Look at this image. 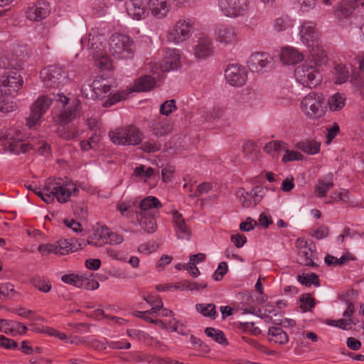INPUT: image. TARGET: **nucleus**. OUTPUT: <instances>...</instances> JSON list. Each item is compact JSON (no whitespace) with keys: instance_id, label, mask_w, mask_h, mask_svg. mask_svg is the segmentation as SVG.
Segmentation results:
<instances>
[{"instance_id":"a878e982","label":"nucleus","mask_w":364,"mask_h":364,"mask_svg":"<svg viewBox=\"0 0 364 364\" xmlns=\"http://www.w3.org/2000/svg\"><path fill=\"white\" fill-rule=\"evenodd\" d=\"M156 84L155 79L150 75H144L134 81L132 87L133 92H146L151 90Z\"/></svg>"},{"instance_id":"f257e3e1","label":"nucleus","mask_w":364,"mask_h":364,"mask_svg":"<svg viewBox=\"0 0 364 364\" xmlns=\"http://www.w3.org/2000/svg\"><path fill=\"white\" fill-rule=\"evenodd\" d=\"M0 85V111L8 113L16 109L15 102L10 100L21 89L23 78L18 71H12L6 76L4 75Z\"/></svg>"},{"instance_id":"473e14b6","label":"nucleus","mask_w":364,"mask_h":364,"mask_svg":"<svg viewBox=\"0 0 364 364\" xmlns=\"http://www.w3.org/2000/svg\"><path fill=\"white\" fill-rule=\"evenodd\" d=\"M320 146V143L311 140L300 141L297 144L299 149L301 150L304 153L312 155L316 154L319 151Z\"/></svg>"},{"instance_id":"37998d69","label":"nucleus","mask_w":364,"mask_h":364,"mask_svg":"<svg viewBox=\"0 0 364 364\" xmlns=\"http://www.w3.org/2000/svg\"><path fill=\"white\" fill-rule=\"evenodd\" d=\"M299 301L301 303L300 308L303 312H306L309 309L310 310L316 304L315 299L311 297L309 294H303L300 296Z\"/></svg>"},{"instance_id":"3c124183","label":"nucleus","mask_w":364,"mask_h":364,"mask_svg":"<svg viewBox=\"0 0 364 364\" xmlns=\"http://www.w3.org/2000/svg\"><path fill=\"white\" fill-rule=\"evenodd\" d=\"M141 149L147 153L156 152L161 149V144L154 140H149L141 144Z\"/></svg>"},{"instance_id":"2eb2a0df","label":"nucleus","mask_w":364,"mask_h":364,"mask_svg":"<svg viewBox=\"0 0 364 364\" xmlns=\"http://www.w3.org/2000/svg\"><path fill=\"white\" fill-rule=\"evenodd\" d=\"M111 87L107 83V81L101 77H97L92 83L89 86L90 92H87V97H90L94 100L102 99L109 96Z\"/></svg>"},{"instance_id":"6ab92c4d","label":"nucleus","mask_w":364,"mask_h":364,"mask_svg":"<svg viewBox=\"0 0 364 364\" xmlns=\"http://www.w3.org/2000/svg\"><path fill=\"white\" fill-rule=\"evenodd\" d=\"M106 38L105 35L94 31L89 34L87 41L88 50L95 57L101 56L105 48Z\"/></svg>"},{"instance_id":"e433bc0d","label":"nucleus","mask_w":364,"mask_h":364,"mask_svg":"<svg viewBox=\"0 0 364 364\" xmlns=\"http://www.w3.org/2000/svg\"><path fill=\"white\" fill-rule=\"evenodd\" d=\"M196 309L203 316L215 319L217 316L215 305L214 304H198Z\"/></svg>"},{"instance_id":"58836bf2","label":"nucleus","mask_w":364,"mask_h":364,"mask_svg":"<svg viewBox=\"0 0 364 364\" xmlns=\"http://www.w3.org/2000/svg\"><path fill=\"white\" fill-rule=\"evenodd\" d=\"M297 280L306 287H310L311 284L316 287L320 286V280L318 275L315 273L299 274L297 276Z\"/></svg>"},{"instance_id":"f8f14e48","label":"nucleus","mask_w":364,"mask_h":364,"mask_svg":"<svg viewBox=\"0 0 364 364\" xmlns=\"http://www.w3.org/2000/svg\"><path fill=\"white\" fill-rule=\"evenodd\" d=\"M226 80L232 85L240 87L247 81V72L245 68L238 65H230L225 72Z\"/></svg>"},{"instance_id":"c756f323","label":"nucleus","mask_w":364,"mask_h":364,"mask_svg":"<svg viewBox=\"0 0 364 364\" xmlns=\"http://www.w3.org/2000/svg\"><path fill=\"white\" fill-rule=\"evenodd\" d=\"M68 186L60 178V182H59V185L57 187V191L55 192V198L60 203H67L72 195V191L68 188Z\"/></svg>"},{"instance_id":"864d4df0","label":"nucleus","mask_w":364,"mask_h":364,"mask_svg":"<svg viewBox=\"0 0 364 364\" xmlns=\"http://www.w3.org/2000/svg\"><path fill=\"white\" fill-rule=\"evenodd\" d=\"M80 276L75 274H64L61 277V280L68 284L75 286L78 288Z\"/></svg>"},{"instance_id":"6e6d98bb","label":"nucleus","mask_w":364,"mask_h":364,"mask_svg":"<svg viewBox=\"0 0 364 364\" xmlns=\"http://www.w3.org/2000/svg\"><path fill=\"white\" fill-rule=\"evenodd\" d=\"M300 6V10L304 13L314 9L316 6V0H295Z\"/></svg>"},{"instance_id":"5701e85b","label":"nucleus","mask_w":364,"mask_h":364,"mask_svg":"<svg viewBox=\"0 0 364 364\" xmlns=\"http://www.w3.org/2000/svg\"><path fill=\"white\" fill-rule=\"evenodd\" d=\"M127 12L133 18L139 20L146 14L144 0H129L125 3Z\"/></svg>"},{"instance_id":"4d7b16f0","label":"nucleus","mask_w":364,"mask_h":364,"mask_svg":"<svg viewBox=\"0 0 364 364\" xmlns=\"http://www.w3.org/2000/svg\"><path fill=\"white\" fill-rule=\"evenodd\" d=\"M38 250L43 255L50 253L57 255L55 244H41L38 246Z\"/></svg>"},{"instance_id":"a211bd4d","label":"nucleus","mask_w":364,"mask_h":364,"mask_svg":"<svg viewBox=\"0 0 364 364\" xmlns=\"http://www.w3.org/2000/svg\"><path fill=\"white\" fill-rule=\"evenodd\" d=\"M172 215L176 237L181 240H189L191 237V230L190 227L186 223L182 214L178 210H173Z\"/></svg>"},{"instance_id":"0e129e2a","label":"nucleus","mask_w":364,"mask_h":364,"mask_svg":"<svg viewBox=\"0 0 364 364\" xmlns=\"http://www.w3.org/2000/svg\"><path fill=\"white\" fill-rule=\"evenodd\" d=\"M329 229L326 225H321L314 233L313 236L317 240H321L328 237Z\"/></svg>"},{"instance_id":"774afa93","label":"nucleus","mask_w":364,"mask_h":364,"mask_svg":"<svg viewBox=\"0 0 364 364\" xmlns=\"http://www.w3.org/2000/svg\"><path fill=\"white\" fill-rule=\"evenodd\" d=\"M117 209L124 216H129L132 213L134 212L132 205H128L125 203L119 204L117 206Z\"/></svg>"},{"instance_id":"f3484780","label":"nucleus","mask_w":364,"mask_h":364,"mask_svg":"<svg viewBox=\"0 0 364 364\" xmlns=\"http://www.w3.org/2000/svg\"><path fill=\"white\" fill-rule=\"evenodd\" d=\"M181 65L179 50L176 49H168L164 55L162 62L159 65V69L163 73L178 69Z\"/></svg>"},{"instance_id":"72a5a7b5","label":"nucleus","mask_w":364,"mask_h":364,"mask_svg":"<svg viewBox=\"0 0 364 364\" xmlns=\"http://www.w3.org/2000/svg\"><path fill=\"white\" fill-rule=\"evenodd\" d=\"M57 255H65L69 252L76 251L77 245L74 242V239L64 240L58 242V245H55Z\"/></svg>"},{"instance_id":"a18cd8bd","label":"nucleus","mask_w":364,"mask_h":364,"mask_svg":"<svg viewBox=\"0 0 364 364\" xmlns=\"http://www.w3.org/2000/svg\"><path fill=\"white\" fill-rule=\"evenodd\" d=\"M75 109H68L62 112L55 120L60 125L68 124L72 119V116L75 114Z\"/></svg>"},{"instance_id":"cd10ccee","label":"nucleus","mask_w":364,"mask_h":364,"mask_svg":"<svg viewBox=\"0 0 364 364\" xmlns=\"http://www.w3.org/2000/svg\"><path fill=\"white\" fill-rule=\"evenodd\" d=\"M268 335L271 341L280 345H284L289 341L288 335L279 327H270L268 331Z\"/></svg>"},{"instance_id":"603ef678","label":"nucleus","mask_w":364,"mask_h":364,"mask_svg":"<svg viewBox=\"0 0 364 364\" xmlns=\"http://www.w3.org/2000/svg\"><path fill=\"white\" fill-rule=\"evenodd\" d=\"M303 159V155L296 151H289L288 149L286 150L285 154L282 158V161L286 163L287 161H300Z\"/></svg>"},{"instance_id":"6e6552de","label":"nucleus","mask_w":364,"mask_h":364,"mask_svg":"<svg viewBox=\"0 0 364 364\" xmlns=\"http://www.w3.org/2000/svg\"><path fill=\"white\" fill-rule=\"evenodd\" d=\"M301 107L304 113L311 118H320L326 111V102L321 94L311 92L301 101Z\"/></svg>"},{"instance_id":"bb28decb","label":"nucleus","mask_w":364,"mask_h":364,"mask_svg":"<svg viewBox=\"0 0 364 364\" xmlns=\"http://www.w3.org/2000/svg\"><path fill=\"white\" fill-rule=\"evenodd\" d=\"M280 58L284 64L292 65L302 60L303 55L294 48H285L282 50Z\"/></svg>"},{"instance_id":"5fc2aeb1","label":"nucleus","mask_w":364,"mask_h":364,"mask_svg":"<svg viewBox=\"0 0 364 364\" xmlns=\"http://www.w3.org/2000/svg\"><path fill=\"white\" fill-rule=\"evenodd\" d=\"M0 346L6 349H17L18 343L14 340L8 338L6 336H0Z\"/></svg>"},{"instance_id":"c85d7f7f","label":"nucleus","mask_w":364,"mask_h":364,"mask_svg":"<svg viewBox=\"0 0 364 364\" xmlns=\"http://www.w3.org/2000/svg\"><path fill=\"white\" fill-rule=\"evenodd\" d=\"M148 5L154 16L161 18L166 15L167 11L166 0H149Z\"/></svg>"},{"instance_id":"aec40b11","label":"nucleus","mask_w":364,"mask_h":364,"mask_svg":"<svg viewBox=\"0 0 364 364\" xmlns=\"http://www.w3.org/2000/svg\"><path fill=\"white\" fill-rule=\"evenodd\" d=\"M162 207L160 200L155 196H147L141 200L139 208V212L135 211L136 215H159V212L155 210Z\"/></svg>"},{"instance_id":"4c0bfd02","label":"nucleus","mask_w":364,"mask_h":364,"mask_svg":"<svg viewBox=\"0 0 364 364\" xmlns=\"http://www.w3.org/2000/svg\"><path fill=\"white\" fill-rule=\"evenodd\" d=\"M205 333L207 336L212 338L215 341L221 345L226 346L228 344L224 333L219 329L208 327L205 329Z\"/></svg>"},{"instance_id":"8fccbe9b","label":"nucleus","mask_w":364,"mask_h":364,"mask_svg":"<svg viewBox=\"0 0 364 364\" xmlns=\"http://www.w3.org/2000/svg\"><path fill=\"white\" fill-rule=\"evenodd\" d=\"M175 109H176V101L174 100H166L161 104L160 113L163 115L168 116Z\"/></svg>"},{"instance_id":"09e8293b","label":"nucleus","mask_w":364,"mask_h":364,"mask_svg":"<svg viewBox=\"0 0 364 364\" xmlns=\"http://www.w3.org/2000/svg\"><path fill=\"white\" fill-rule=\"evenodd\" d=\"M59 182H60V178H48L44 185V193H53L55 194V192L57 191Z\"/></svg>"},{"instance_id":"de8ad7c7","label":"nucleus","mask_w":364,"mask_h":364,"mask_svg":"<svg viewBox=\"0 0 364 364\" xmlns=\"http://www.w3.org/2000/svg\"><path fill=\"white\" fill-rule=\"evenodd\" d=\"M266 191L264 188L261 186H257L252 189L250 195L252 198L254 205H257L265 196Z\"/></svg>"},{"instance_id":"0eeeda50","label":"nucleus","mask_w":364,"mask_h":364,"mask_svg":"<svg viewBox=\"0 0 364 364\" xmlns=\"http://www.w3.org/2000/svg\"><path fill=\"white\" fill-rule=\"evenodd\" d=\"M320 65H311L304 63L299 65L294 71V75L296 80L305 87L309 88L315 87L321 82V75L317 69V66Z\"/></svg>"},{"instance_id":"052dcab7","label":"nucleus","mask_w":364,"mask_h":364,"mask_svg":"<svg viewBox=\"0 0 364 364\" xmlns=\"http://www.w3.org/2000/svg\"><path fill=\"white\" fill-rule=\"evenodd\" d=\"M231 242L237 247L240 248L247 242V238L245 235L240 234L232 235L230 237Z\"/></svg>"},{"instance_id":"bf43d9fd","label":"nucleus","mask_w":364,"mask_h":364,"mask_svg":"<svg viewBox=\"0 0 364 364\" xmlns=\"http://www.w3.org/2000/svg\"><path fill=\"white\" fill-rule=\"evenodd\" d=\"M63 223L66 227L72 229L75 232H79L82 230V225L79 222H77L74 219H64Z\"/></svg>"},{"instance_id":"9b49d317","label":"nucleus","mask_w":364,"mask_h":364,"mask_svg":"<svg viewBox=\"0 0 364 364\" xmlns=\"http://www.w3.org/2000/svg\"><path fill=\"white\" fill-rule=\"evenodd\" d=\"M360 5H363V0H343L335 10V16L340 21L350 18V23H351V21H354V17L356 16L352 17V15ZM350 25L352 27L351 23Z\"/></svg>"},{"instance_id":"423d86ee","label":"nucleus","mask_w":364,"mask_h":364,"mask_svg":"<svg viewBox=\"0 0 364 364\" xmlns=\"http://www.w3.org/2000/svg\"><path fill=\"white\" fill-rule=\"evenodd\" d=\"M111 141L117 145H138L142 142L143 133L134 125L118 128L109 132Z\"/></svg>"},{"instance_id":"393cba45","label":"nucleus","mask_w":364,"mask_h":364,"mask_svg":"<svg viewBox=\"0 0 364 364\" xmlns=\"http://www.w3.org/2000/svg\"><path fill=\"white\" fill-rule=\"evenodd\" d=\"M157 215L154 213L152 215H136L137 222L145 232L154 233L157 229L156 219Z\"/></svg>"},{"instance_id":"f704fd0d","label":"nucleus","mask_w":364,"mask_h":364,"mask_svg":"<svg viewBox=\"0 0 364 364\" xmlns=\"http://www.w3.org/2000/svg\"><path fill=\"white\" fill-rule=\"evenodd\" d=\"M333 173H330L326 176L328 180L327 182H324V181L321 179L318 180V184L316 187V191L319 197H324L328 190L333 186Z\"/></svg>"},{"instance_id":"1a4fd4ad","label":"nucleus","mask_w":364,"mask_h":364,"mask_svg":"<svg viewBox=\"0 0 364 364\" xmlns=\"http://www.w3.org/2000/svg\"><path fill=\"white\" fill-rule=\"evenodd\" d=\"M220 7L228 17H238L245 15L249 9L248 0H220Z\"/></svg>"},{"instance_id":"7ed1b4c3","label":"nucleus","mask_w":364,"mask_h":364,"mask_svg":"<svg viewBox=\"0 0 364 364\" xmlns=\"http://www.w3.org/2000/svg\"><path fill=\"white\" fill-rule=\"evenodd\" d=\"M54 98L48 96H41L33 103L31 108L30 116L27 119V125L30 127H34L41 117L46 112L51 105L52 101H57L65 107L69 101V99L63 93L58 92L56 95L53 92Z\"/></svg>"},{"instance_id":"338daca9","label":"nucleus","mask_w":364,"mask_h":364,"mask_svg":"<svg viewBox=\"0 0 364 364\" xmlns=\"http://www.w3.org/2000/svg\"><path fill=\"white\" fill-rule=\"evenodd\" d=\"M194 262H190L188 264H185L183 268L186 269L192 277H197L200 275V271Z\"/></svg>"},{"instance_id":"c9c22d12","label":"nucleus","mask_w":364,"mask_h":364,"mask_svg":"<svg viewBox=\"0 0 364 364\" xmlns=\"http://www.w3.org/2000/svg\"><path fill=\"white\" fill-rule=\"evenodd\" d=\"M345 102L346 97H344L343 94L338 92L336 93L328 100L329 109L331 111L341 110L345 106Z\"/></svg>"},{"instance_id":"412c9836","label":"nucleus","mask_w":364,"mask_h":364,"mask_svg":"<svg viewBox=\"0 0 364 364\" xmlns=\"http://www.w3.org/2000/svg\"><path fill=\"white\" fill-rule=\"evenodd\" d=\"M297 242L301 245L298 251L300 259L299 262L306 266L316 267L317 264L314 262L316 252L313 250L311 247H308L306 241L298 240Z\"/></svg>"},{"instance_id":"13d9d810","label":"nucleus","mask_w":364,"mask_h":364,"mask_svg":"<svg viewBox=\"0 0 364 364\" xmlns=\"http://www.w3.org/2000/svg\"><path fill=\"white\" fill-rule=\"evenodd\" d=\"M33 286L42 292L47 293L51 289V284L49 282L42 283L38 279H33L32 281Z\"/></svg>"},{"instance_id":"4468645a","label":"nucleus","mask_w":364,"mask_h":364,"mask_svg":"<svg viewBox=\"0 0 364 364\" xmlns=\"http://www.w3.org/2000/svg\"><path fill=\"white\" fill-rule=\"evenodd\" d=\"M26 14L27 18L30 21H40L49 15V4L46 1H38L28 6Z\"/></svg>"},{"instance_id":"9d476101","label":"nucleus","mask_w":364,"mask_h":364,"mask_svg":"<svg viewBox=\"0 0 364 364\" xmlns=\"http://www.w3.org/2000/svg\"><path fill=\"white\" fill-rule=\"evenodd\" d=\"M193 32L192 24L186 20H179L174 27L169 30L167 39L170 42L178 43L188 39Z\"/></svg>"},{"instance_id":"49530a36","label":"nucleus","mask_w":364,"mask_h":364,"mask_svg":"<svg viewBox=\"0 0 364 364\" xmlns=\"http://www.w3.org/2000/svg\"><path fill=\"white\" fill-rule=\"evenodd\" d=\"M15 292L14 286L9 283L0 284V299H8L11 298V294Z\"/></svg>"},{"instance_id":"dca6fc26","label":"nucleus","mask_w":364,"mask_h":364,"mask_svg":"<svg viewBox=\"0 0 364 364\" xmlns=\"http://www.w3.org/2000/svg\"><path fill=\"white\" fill-rule=\"evenodd\" d=\"M272 58L267 53H255L247 61V67L252 72L259 73L272 63Z\"/></svg>"},{"instance_id":"f03ea898","label":"nucleus","mask_w":364,"mask_h":364,"mask_svg":"<svg viewBox=\"0 0 364 364\" xmlns=\"http://www.w3.org/2000/svg\"><path fill=\"white\" fill-rule=\"evenodd\" d=\"M300 36L303 43L309 48V61L316 65H323L327 62L325 51L318 46V32L311 22H305L300 27Z\"/></svg>"},{"instance_id":"ddd939ff","label":"nucleus","mask_w":364,"mask_h":364,"mask_svg":"<svg viewBox=\"0 0 364 364\" xmlns=\"http://www.w3.org/2000/svg\"><path fill=\"white\" fill-rule=\"evenodd\" d=\"M214 47L211 38L207 36L198 38L193 47V54L198 60H205L213 55Z\"/></svg>"},{"instance_id":"680f3d73","label":"nucleus","mask_w":364,"mask_h":364,"mask_svg":"<svg viewBox=\"0 0 364 364\" xmlns=\"http://www.w3.org/2000/svg\"><path fill=\"white\" fill-rule=\"evenodd\" d=\"M289 26V22L287 19L284 18H278L275 20L274 22V29L278 31L281 32L282 31L286 30Z\"/></svg>"},{"instance_id":"79ce46f5","label":"nucleus","mask_w":364,"mask_h":364,"mask_svg":"<svg viewBox=\"0 0 364 364\" xmlns=\"http://www.w3.org/2000/svg\"><path fill=\"white\" fill-rule=\"evenodd\" d=\"M9 326H11V329H16L18 327H21L22 331L18 332L19 335L25 334L28 331V328L20 322L8 319H0V330Z\"/></svg>"},{"instance_id":"c03bdc74","label":"nucleus","mask_w":364,"mask_h":364,"mask_svg":"<svg viewBox=\"0 0 364 364\" xmlns=\"http://www.w3.org/2000/svg\"><path fill=\"white\" fill-rule=\"evenodd\" d=\"M78 288H83L87 290H95L98 289L99 283L93 279H90L85 276H80Z\"/></svg>"},{"instance_id":"39448f33","label":"nucleus","mask_w":364,"mask_h":364,"mask_svg":"<svg viewBox=\"0 0 364 364\" xmlns=\"http://www.w3.org/2000/svg\"><path fill=\"white\" fill-rule=\"evenodd\" d=\"M42 82L47 88L60 89L69 81L68 73L58 65L44 68L40 73Z\"/></svg>"},{"instance_id":"e2e57ef3","label":"nucleus","mask_w":364,"mask_h":364,"mask_svg":"<svg viewBox=\"0 0 364 364\" xmlns=\"http://www.w3.org/2000/svg\"><path fill=\"white\" fill-rule=\"evenodd\" d=\"M16 130L15 129H8L5 131L4 130H0V140L1 141H6V144L9 143V141L10 140H13L14 139V136L16 133Z\"/></svg>"},{"instance_id":"2f4dec72","label":"nucleus","mask_w":364,"mask_h":364,"mask_svg":"<svg viewBox=\"0 0 364 364\" xmlns=\"http://www.w3.org/2000/svg\"><path fill=\"white\" fill-rule=\"evenodd\" d=\"M19 67H21V65L19 63L18 60L16 58H15L13 55L6 53L0 54V68L17 69Z\"/></svg>"},{"instance_id":"7c9ffc66","label":"nucleus","mask_w":364,"mask_h":364,"mask_svg":"<svg viewBox=\"0 0 364 364\" xmlns=\"http://www.w3.org/2000/svg\"><path fill=\"white\" fill-rule=\"evenodd\" d=\"M171 125L167 120L156 121L151 125V131L156 136L168 134L171 132Z\"/></svg>"},{"instance_id":"ea45409f","label":"nucleus","mask_w":364,"mask_h":364,"mask_svg":"<svg viewBox=\"0 0 364 364\" xmlns=\"http://www.w3.org/2000/svg\"><path fill=\"white\" fill-rule=\"evenodd\" d=\"M236 196L239 198L243 208H247L254 204L250 192L246 191L243 188L236 192Z\"/></svg>"},{"instance_id":"20e7f679","label":"nucleus","mask_w":364,"mask_h":364,"mask_svg":"<svg viewBox=\"0 0 364 364\" xmlns=\"http://www.w3.org/2000/svg\"><path fill=\"white\" fill-rule=\"evenodd\" d=\"M109 51L118 59L131 58L134 52V41L125 34L114 33L109 39Z\"/></svg>"},{"instance_id":"69168bd1","label":"nucleus","mask_w":364,"mask_h":364,"mask_svg":"<svg viewBox=\"0 0 364 364\" xmlns=\"http://www.w3.org/2000/svg\"><path fill=\"white\" fill-rule=\"evenodd\" d=\"M327 143L329 144L339 132V126L337 123H334L331 127L327 129Z\"/></svg>"},{"instance_id":"a19ab883","label":"nucleus","mask_w":364,"mask_h":364,"mask_svg":"<svg viewBox=\"0 0 364 364\" xmlns=\"http://www.w3.org/2000/svg\"><path fill=\"white\" fill-rule=\"evenodd\" d=\"M336 82L342 84L346 82L349 77V71L343 64H338L335 67Z\"/></svg>"},{"instance_id":"b1692460","label":"nucleus","mask_w":364,"mask_h":364,"mask_svg":"<svg viewBox=\"0 0 364 364\" xmlns=\"http://www.w3.org/2000/svg\"><path fill=\"white\" fill-rule=\"evenodd\" d=\"M216 39L225 44L232 43L236 41V33L230 26L220 25L216 31Z\"/></svg>"},{"instance_id":"4be33fe9","label":"nucleus","mask_w":364,"mask_h":364,"mask_svg":"<svg viewBox=\"0 0 364 364\" xmlns=\"http://www.w3.org/2000/svg\"><path fill=\"white\" fill-rule=\"evenodd\" d=\"M14 139L10 140L7 144L11 152L18 154L20 153H26L28 150L33 149L29 143H23V134L18 130H16Z\"/></svg>"}]
</instances>
